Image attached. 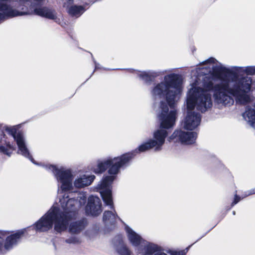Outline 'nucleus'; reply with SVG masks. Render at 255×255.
Segmentation results:
<instances>
[{"instance_id":"obj_16","label":"nucleus","mask_w":255,"mask_h":255,"mask_svg":"<svg viewBox=\"0 0 255 255\" xmlns=\"http://www.w3.org/2000/svg\"><path fill=\"white\" fill-rule=\"evenodd\" d=\"M141 255H168L161 250V247L154 243L148 244L143 249Z\"/></svg>"},{"instance_id":"obj_25","label":"nucleus","mask_w":255,"mask_h":255,"mask_svg":"<svg viewBox=\"0 0 255 255\" xmlns=\"http://www.w3.org/2000/svg\"><path fill=\"white\" fill-rule=\"evenodd\" d=\"M95 63V69L99 68V64L98 63H97L95 61H94Z\"/></svg>"},{"instance_id":"obj_19","label":"nucleus","mask_w":255,"mask_h":255,"mask_svg":"<svg viewBox=\"0 0 255 255\" xmlns=\"http://www.w3.org/2000/svg\"><path fill=\"white\" fill-rule=\"evenodd\" d=\"M117 252L120 255H130V251L124 245H120L117 248Z\"/></svg>"},{"instance_id":"obj_6","label":"nucleus","mask_w":255,"mask_h":255,"mask_svg":"<svg viewBox=\"0 0 255 255\" xmlns=\"http://www.w3.org/2000/svg\"><path fill=\"white\" fill-rule=\"evenodd\" d=\"M160 123V128L153 133V139H150L155 146L154 150L158 151L162 149L165 138L168 134V130L173 127L177 118L176 110H169L167 105L161 102L160 111L157 116Z\"/></svg>"},{"instance_id":"obj_11","label":"nucleus","mask_w":255,"mask_h":255,"mask_svg":"<svg viewBox=\"0 0 255 255\" xmlns=\"http://www.w3.org/2000/svg\"><path fill=\"white\" fill-rule=\"evenodd\" d=\"M197 136L195 132L185 131L182 129L176 130L170 136V140L180 142L182 144H191L195 142Z\"/></svg>"},{"instance_id":"obj_24","label":"nucleus","mask_w":255,"mask_h":255,"mask_svg":"<svg viewBox=\"0 0 255 255\" xmlns=\"http://www.w3.org/2000/svg\"><path fill=\"white\" fill-rule=\"evenodd\" d=\"M255 194V189H253L248 192V193L246 195V196Z\"/></svg>"},{"instance_id":"obj_18","label":"nucleus","mask_w":255,"mask_h":255,"mask_svg":"<svg viewBox=\"0 0 255 255\" xmlns=\"http://www.w3.org/2000/svg\"><path fill=\"white\" fill-rule=\"evenodd\" d=\"M95 178L93 175H83L77 179L74 182L75 187L80 188L90 185Z\"/></svg>"},{"instance_id":"obj_20","label":"nucleus","mask_w":255,"mask_h":255,"mask_svg":"<svg viewBox=\"0 0 255 255\" xmlns=\"http://www.w3.org/2000/svg\"><path fill=\"white\" fill-rule=\"evenodd\" d=\"M64 242L69 244H76L80 242V239L77 237L74 236L66 239Z\"/></svg>"},{"instance_id":"obj_17","label":"nucleus","mask_w":255,"mask_h":255,"mask_svg":"<svg viewBox=\"0 0 255 255\" xmlns=\"http://www.w3.org/2000/svg\"><path fill=\"white\" fill-rule=\"evenodd\" d=\"M87 225L86 219H82L79 221L73 222L69 226L68 231L71 234H78L83 231Z\"/></svg>"},{"instance_id":"obj_7","label":"nucleus","mask_w":255,"mask_h":255,"mask_svg":"<svg viewBox=\"0 0 255 255\" xmlns=\"http://www.w3.org/2000/svg\"><path fill=\"white\" fill-rule=\"evenodd\" d=\"M115 179L116 176L114 175L106 176L97 186L98 191L105 204L113 210L110 211H106L104 213L103 219L106 224H113L116 222L117 219L120 220L114 208L112 193V184Z\"/></svg>"},{"instance_id":"obj_14","label":"nucleus","mask_w":255,"mask_h":255,"mask_svg":"<svg viewBox=\"0 0 255 255\" xmlns=\"http://www.w3.org/2000/svg\"><path fill=\"white\" fill-rule=\"evenodd\" d=\"M73 3V0H68L67 2H64V7L68 9L69 14L78 17L85 11V8L83 6L71 5Z\"/></svg>"},{"instance_id":"obj_5","label":"nucleus","mask_w":255,"mask_h":255,"mask_svg":"<svg viewBox=\"0 0 255 255\" xmlns=\"http://www.w3.org/2000/svg\"><path fill=\"white\" fill-rule=\"evenodd\" d=\"M152 148H155V146L150 139L131 152L114 158L109 157L98 161L97 165L92 167V170L96 174H101L109 167L108 173L116 177L120 169L128 166L136 154L146 151Z\"/></svg>"},{"instance_id":"obj_2","label":"nucleus","mask_w":255,"mask_h":255,"mask_svg":"<svg viewBox=\"0 0 255 255\" xmlns=\"http://www.w3.org/2000/svg\"><path fill=\"white\" fill-rule=\"evenodd\" d=\"M87 197L84 194L78 193L77 199L70 197L69 195L65 193L62 198L59 199L60 206L63 210L62 212L57 204H54L52 207L34 225L33 228L30 227L24 228L26 229L24 234L20 239L31 229H34L37 232H46L52 229L54 224V230L58 233L65 231L68 226L69 223L75 218L77 209L86 203Z\"/></svg>"},{"instance_id":"obj_15","label":"nucleus","mask_w":255,"mask_h":255,"mask_svg":"<svg viewBox=\"0 0 255 255\" xmlns=\"http://www.w3.org/2000/svg\"><path fill=\"white\" fill-rule=\"evenodd\" d=\"M137 77L144 81L146 83H150L155 78L160 75V72L153 71H135Z\"/></svg>"},{"instance_id":"obj_4","label":"nucleus","mask_w":255,"mask_h":255,"mask_svg":"<svg viewBox=\"0 0 255 255\" xmlns=\"http://www.w3.org/2000/svg\"><path fill=\"white\" fill-rule=\"evenodd\" d=\"M15 141L18 147L17 153L37 164L30 154L23 134L20 132H17L15 126H3L0 124V152L10 156L16 149Z\"/></svg>"},{"instance_id":"obj_8","label":"nucleus","mask_w":255,"mask_h":255,"mask_svg":"<svg viewBox=\"0 0 255 255\" xmlns=\"http://www.w3.org/2000/svg\"><path fill=\"white\" fill-rule=\"evenodd\" d=\"M40 165L47 170L53 173L57 182L58 193L60 191L65 192L72 189L73 176L71 170L62 166L58 167L56 165L49 164L41 163Z\"/></svg>"},{"instance_id":"obj_9","label":"nucleus","mask_w":255,"mask_h":255,"mask_svg":"<svg viewBox=\"0 0 255 255\" xmlns=\"http://www.w3.org/2000/svg\"><path fill=\"white\" fill-rule=\"evenodd\" d=\"M212 70L213 72L216 75L217 78L220 80L221 81V82H224V81H237L239 79L245 78V77H248L250 78L252 80V84H251V91L248 93V95L250 96L251 98V101L249 102L247 104L249 103H250L252 101V97L250 95V93L252 91V84H253V79L251 77H248V76H244L241 78H232L231 80L225 79L223 77V75H227L228 74H230L231 73L232 70H235V71H239L242 70V71L246 73L247 75H255V66H247L245 67H237V66H234L232 68V69H230L229 68L226 67L224 65H223L221 63H219L218 64H217L216 65L213 66L212 67ZM247 105V104H246ZM246 105V104L245 105Z\"/></svg>"},{"instance_id":"obj_13","label":"nucleus","mask_w":255,"mask_h":255,"mask_svg":"<svg viewBox=\"0 0 255 255\" xmlns=\"http://www.w3.org/2000/svg\"><path fill=\"white\" fill-rule=\"evenodd\" d=\"M125 230L128 239L133 246H141L143 247V250L148 244H152V243L143 239L139 235L135 233L129 227L126 226Z\"/></svg>"},{"instance_id":"obj_26","label":"nucleus","mask_w":255,"mask_h":255,"mask_svg":"<svg viewBox=\"0 0 255 255\" xmlns=\"http://www.w3.org/2000/svg\"><path fill=\"white\" fill-rule=\"evenodd\" d=\"M233 215H235V211H233Z\"/></svg>"},{"instance_id":"obj_1","label":"nucleus","mask_w":255,"mask_h":255,"mask_svg":"<svg viewBox=\"0 0 255 255\" xmlns=\"http://www.w3.org/2000/svg\"><path fill=\"white\" fill-rule=\"evenodd\" d=\"M208 66L196 68L192 70L191 88L186 94L187 114L183 122L185 129L193 130L201 123V115L194 111L195 108L201 113L210 110L213 106V97L215 104L230 106L237 104L245 105L251 101L248 93L251 91L252 80L245 77L237 81H224L214 84L208 74Z\"/></svg>"},{"instance_id":"obj_21","label":"nucleus","mask_w":255,"mask_h":255,"mask_svg":"<svg viewBox=\"0 0 255 255\" xmlns=\"http://www.w3.org/2000/svg\"><path fill=\"white\" fill-rule=\"evenodd\" d=\"M217 60L214 58H210L207 60L203 62L204 64H207V63H215Z\"/></svg>"},{"instance_id":"obj_23","label":"nucleus","mask_w":255,"mask_h":255,"mask_svg":"<svg viewBox=\"0 0 255 255\" xmlns=\"http://www.w3.org/2000/svg\"><path fill=\"white\" fill-rule=\"evenodd\" d=\"M185 253L184 251H179V252H172L171 253V255H185Z\"/></svg>"},{"instance_id":"obj_3","label":"nucleus","mask_w":255,"mask_h":255,"mask_svg":"<svg viewBox=\"0 0 255 255\" xmlns=\"http://www.w3.org/2000/svg\"><path fill=\"white\" fill-rule=\"evenodd\" d=\"M183 89V79L181 75L170 73L164 77L163 81L155 84L150 90L154 100L165 98V103L171 110H176L175 105L180 99ZM160 106H159V108ZM160 110L159 111V112Z\"/></svg>"},{"instance_id":"obj_12","label":"nucleus","mask_w":255,"mask_h":255,"mask_svg":"<svg viewBox=\"0 0 255 255\" xmlns=\"http://www.w3.org/2000/svg\"><path fill=\"white\" fill-rule=\"evenodd\" d=\"M102 211V203L100 199L97 196H90L88 198V204L85 207L87 215L97 216Z\"/></svg>"},{"instance_id":"obj_10","label":"nucleus","mask_w":255,"mask_h":255,"mask_svg":"<svg viewBox=\"0 0 255 255\" xmlns=\"http://www.w3.org/2000/svg\"><path fill=\"white\" fill-rule=\"evenodd\" d=\"M26 230L21 229L11 235H9L11 233L10 231L0 230V252L4 253L5 251L11 249L20 241Z\"/></svg>"},{"instance_id":"obj_22","label":"nucleus","mask_w":255,"mask_h":255,"mask_svg":"<svg viewBox=\"0 0 255 255\" xmlns=\"http://www.w3.org/2000/svg\"><path fill=\"white\" fill-rule=\"evenodd\" d=\"M241 200V198L237 196V195H235L234 198V200L232 203V206H234L237 203H238Z\"/></svg>"}]
</instances>
